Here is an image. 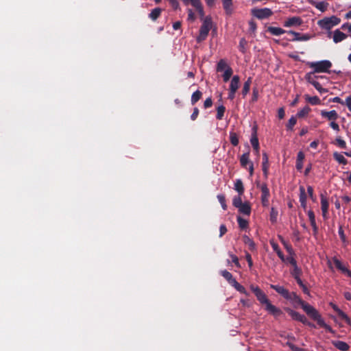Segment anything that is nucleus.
I'll use <instances>...</instances> for the list:
<instances>
[{"label": "nucleus", "instance_id": "nucleus-43", "mask_svg": "<svg viewBox=\"0 0 351 351\" xmlns=\"http://www.w3.org/2000/svg\"><path fill=\"white\" fill-rule=\"evenodd\" d=\"M230 141L231 144L234 146H237L239 145V137L238 135L234 132H230Z\"/></svg>", "mask_w": 351, "mask_h": 351}, {"label": "nucleus", "instance_id": "nucleus-7", "mask_svg": "<svg viewBox=\"0 0 351 351\" xmlns=\"http://www.w3.org/2000/svg\"><path fill=\"white\" fill-rule=\"evenodd\" d=\"M319 77L324 78V76H317V75L313 76L312 73H308L305 75V79L306 80V81L308 83H310L311 84H312L317 91H319L320 93H328V89L322 88L320 83L316 80V79L319 78Z\"/></svg>", "mask_w": 351, "mask_h": 351}, {"label": "nucleus", "instance_id": "nucleus-28", "mask_svg": "<svg viewBox=\"0 0 351 351\" xmlns=\"http://www.w3.org/2000/svg\"><path fill=\"white\" fill-rule=\"evenodd\" d=\"M305 100L311 105H319L321 103L320 99L317 96H309L308 95H304Z\"/></svg>", "mask_w": 351, "mask_h": 351}, {"label": "nucleus", "instance_id": "nucleus-8", "mask_svg": "<svg viewBox=\"0 0 351 351\" xmlns=\"http://www.w3.org/2000/svg\"><path fill=\"white\" fill-rule=\"evenodd\" d=\"M261 202L263 206H267L269 204V198L270 196L269 190L266 183L261 185Z\"/></svg>", "mask_w": 351, "mask_h": 351}, {"label": "nucleus", "instance_id": "nucleus-26", "mask_svg": "<svg viewBox=\"0 0 351 351\" xmlns=\"http://www.w3.org/2000/svg\"><path fill=\"white\" fill-rule=\"evenodd\" d=\"M221 275L232 285L233 282L236 281V279L233 278L232 274L227 270H221L220 271Z\"/></svg>", "mask_w": 351, "mask_h": 351}, {"label": "nucleus", "instance_id": "nucleus-57", "mask_svg": "<svg viewBox=\"0 0 351 351\" xmlns=\"http://www.w3.org/2000/svg\"><path fill=\"white\" fill-rule=\"evenodd\" d=\"M338 233H339V237H340V238H341V241H342L343 242H345V241H346V235H345V234H344V231H343V230L342 226H340V227L339 228Z\"/></svg>", "mask_w": 351, "mask_h": 351}, {"label": "nucleus", "instance_id": "nucleus-32", "mask_svg": "<svg viewBox=\"0 0 351 351\" xmlns=\"http://www.w3.org/2000/svg\"><path fill=\"white\" fill-rule=\"evenodd\" d=\"M311 111V108L308 106H305L302 109L298 112L296 117L298 118H304L307 116Z\"/></svg>", "mask_w": 351, "mask_h": 351}, {"label": "nucleus", "instance_id": "nucleus-56", "mask_svg": "<svg viewBox=\"0 0 351 351\" xmlns=\"http://www.w3.org/2000/svg\"><path fill=\"white\" fill-rule=\"evenodd\" d=\"M213 106V99L211 97H208L204 102V108L205 109L209 108Z\"/></svg>", "mask_w": 351, "mask_h": 351}, {"label": "nucleus", "instance_id": "nucleus-1", "mask_svg": "<svg viewBox=\"0 0 351 351\" xmlns=\"http://www.w3.org/2000/svg\"><path fill=\"white\" fill-rule=\"evenodd\" d=\"M270 288L275 290L278 294L287 300H289L294 306L300 305L305 313L311 319L316 321L320 327L325 328L328 332H332V328L325 323L319 312L313 306L303 301L295 292H290L284 287L277 285H270Z\"/></svg>", "mask_w": 351, "mask_h": 351}, {"label": "nucleus", "instance_id": "nucleus-15", "mask_svg": "<svg viewBox=\"0 0 351 351\" xmlns=\"http://www.w3.org/2000/svg\"><path fill=\"white\" fill-rule=\"evenodd\" d=\"M239 212L243 215L250 216L251 214V205L249 202H245L243 204L240 206L239 208Z\"/></svg>", "mask_w": 351, "mask_h": 351}, {"label": "nucleus", "instance_id": "nucleus-39", "mask_svg": "<svg viewBox=\"0 0 351 351\" xmlns=\"http://www.w3.org/2000/svg\"><path fill=\"white\" fill-rule=\"evenodd\" d=\"M226 111V107L223 105L219 106L217 108L216 119L217 120H221L224 116Z\"/></svg>", "mask_w": 351, "mask_h": 351}, {"label": "nucleus", "instance_id": "nucleus-30", "mask_svg": "<svg viewBox=\"0 0 351 351\" xmlns=\"http://www.w3.org/2000/svg\"><path fill=\"white\" fill-rule=\"evenodd\" d=\"M278 238H279L280 241H281V243L283 244L287 252L289 254V255H293L294 251L293 250L292 246L290 244H289L287 241H285V240L284 239V238L282 236L279 235Z\"/></svg>", "mask_w": 351, "mask_h": 351}, {"label": "nucleus", "instance_id": "nucleus-24", "mask_svg": "<svg viewBox=\"0 0 351 351\" xmlns=\"http://www.w3.org/2000/svg\"><path fill=\"white\" fill-rule=\"evenodd\" d=\"M162 12V9L160 8H156L153 9L151 12L149 14V18L153 21H156L161 15Z\"/></svg>", "mask_w": 351, "mask_h": 351}, {"label": "nucleus", "instance_id": "nucleus-5", "mask_svg": "<svg viewBox=\"0 0 351 351\" xmlns=\"http://www.w3.org/2000/svg\"><path fill=\"white\" fill-rule=\"evenodd\" d=\"M341 22V19L336 16L330 17H325L318 21V25L324 29L329 30L332 27L338 25Z\"/></svg>", "mask_w": 351, "mask_h": 351}, {"label": "nucleus", "instance_id": "nucleus-50", "mask_svg": "<svg viewBox=\"0 0 351 351\" xmlns=\"http://www.w3.org/2000/svg\"><path fill=\"white\" fill-rule=\"evenodd\" d=\"M311 225L316 224L315 216L314 212L312 210H309L307 213Z\"/></svg>", "mask_w": 351, "mask_h": 351}, {"label": "nucleus", "instance_id": "nucleus-27", "mask_svg": "<svg viewBox=\"0 0 351 351\" xmlns=\"http://www.w3.org/2000/svg\"><path fill=\"white\" fill-rule=\"evenodd\" d=\"M252 77H250L247 78V80L244 82L243 89L241 90V93L243 95V97H245L247 93L250 91V86L252 84Z\"/></svg>", "mask_w": 351, "mask_h": 351}, {"label": "nucleus", "instance_id": "nucleus-62", "mask_svg": "<svg viewBox=\"0 0 351 351\" xmlns=\"http://www.w3.org/2000/svg\"><path fill=\"white\" fill-rule=\"evenodd\" d=\"M219 237H223L227 232L226 226L224 224H221L219 228Z\"/></svg>", "mask_w": 351, "mask_h": 351}, {"label": "nucleus", "instance_id": "nucleus-29", "mask_svg": "<svg viewBox=\"0 0 351 351\" xmlns=\"http://www.w3.org/2000/svg\"><path fill=\"white\" fill-rule=\"evenodd\" d=\"M228 67H230L224 59H221L217 64L216 70L217 72H222L227 69Z\"/></svg>", "mask_w": 351, "mask_h": 351}, {"label": "nucleus", "instance_id": "nucleus-2", "mask_svg": "<svg viewBox=\"0 0 351 351\" xmlns=\"http://www.w3.org/2000/svg\"><path fill=\"white\" fill-rule=\"evenodd\" d=\"M250 289L254 293L258 302L261 304L265 305V309L269 314L274 315L276 317H279L282 314L281 309L273 305L270 302L266 294L259 288V287L251 285Z\"/></svg>", "mask_w": 351, "mask_h": 351}, {"label": "nucleus", "instance_id": "nucleus-63", "mask_svg": "<svg viewBox=\"0 0 351 351\" xmlns=\"http://www.w3.org/2000/svg\"><path fill=\"white\" fill-rule=\"evenodd\" d=\"M250 30L254 32L256 30V23L253 20H251L249 22Z\"/></svg>", "mask_w": 351, "mask_h": 351}, {"label": "nucleus", "instance_id": "nucleus-23", "mask_svg": "<svg viewBox=\"0 0 351 351\" xmlns=\"http://www.w3.org/2000/svg\"><path fill=\"white\" fill-rule=\"evenodd\" d=\"M332 345L341 351H347L349 350V345L342 341H332Z\"/></svg>", "mask_w": 351, "mask_h": 351}, {"label": "nucleus", "instance_id": "nucleus-44", "mask_svg": "<svg viewBox=\"0 0 351 351\" xmlns=\"http://www.w3.org/2000/svg\"><path fill=\"white\" fill-rule=\"evenodd\" d=\"M285 311L288 313V314L292 317L293 319L298 321L301 314L297 311H295L290 308H285Z\"/></svg>", "mask_w": 351, "mask_h": 351}, {"label": "nucleus", "instance_id": "nucleus-48", "mask_svg": "<svg viewBox=\"0 0 351 351\" xmlns=\"http://www.w3.org/2000/svg\"><path fill=\"white\" fill-rule=\"evenodd\" d=\"M241 195L239 194L237 196H234L232 199V205L235 208H239L240 206H241L243 202H242Z\"/></svg>", "mask_w": 351, "mask_h": 351}, {"label": "nucleus", "instance_id": "nucleus-60", "mask_svg": "<svg viewBox=\"0 0 351 351\" xmlns=\"http://www.w3.org/2000/svg\"><path fill=\"white\" fill-rule=\"evenodd\" d=\"M258 97V91L257 88H253L252 91V101L254 102L256 101Z\"/></svg>", "mask_w": 351, "mask_h": 351}, {"label": "nucleus", "instance_id": "nucleus-55", "mask_svg": "<svg viewBox=\"0 0 351 351\" xmlns=\"http://www.w3.org/2000/svg\"><path fill=\"white\" fill-rule=\"evenodd\" d=\"M285 261L291 264L293 267L297 265L296 260L293 257V255H290L285 258Z\"/></svg>", "mask_w": 351, "mask_h": 351}, {"label": "nucleus", "instance_id": "nucleus-59", "mask_svg": "<svg viewBox=\"0 0 351 351\" xmlns=\"http://www.w3.org/2000/svg\"><path fill=\"white\" fill-rule=\"evenodd\" d=\"M198 115H199V109L197 108H195L193 109V112L192 114L191 115V120L192 121L196 120Z\"/></svg>", "mask_w": 351, "mask_h": 351}, {"label": "nucleus", "instance_id": "nucleus-19", "mask_svg": "<svg viewBox=\"0 0 351 351\" xmlns=\"http://www.w3.org/2000/svg\"><path fill=\"white\" fill-rule=\"evenodd\" d=\"M239 160H240V164H241V166L243 167V168H247V165H250V162H252L250 160V152H247L244 154H243L240 158H239Z\"/></svg>", "mask_w": 351, "mask_h": 351}, {"label": "nucleus", "instance_id": "nucleus-51", "mask_svg": "<svg viewBox=\"0 0 351 351\" xmlns=\"http://www.w3.org/2000/svg\"><path fill=\"white\" fill-rule=\"evenodd\" d=\"M268 167L269 168V157L267 153L264 152L263 154V162H262V168Z\"/></svg>", "mask_w": 351, "mask_h": 351}, {"label": "nucleus", "instance_id": "nucleus-49", "mask_svg": "<svg viewBox=\"0 0 351 351\" xmlns=\"http://www.w3.org/2000/svg\"><path fill=\"white\" fill-rule=\"evenodd\" d=\"M217 199H218L219 203L221 204L222 208L224 210H227V204H226V197H225V195H223V194H219L217 195Z\"/></svg>", "mask_w": 351, "mask_h": 351}, {"label": "nucleus", "instance_id": "nucleus-25", "mask_svg": "<svg viewBox=\"0 0 351 351\" xmlns=\"http://www.w3.org/2000/svg\"><path fill=\"white\" fill-rule=\"evenodd\" d=\"M270 244H271V246L272 247V249L274 250V251L275 252H276L278 256L283 261V262H285V257L283 254V253L282 252V251L280 250V247H279V245H278V243L274 242V241H270Z\"/></svg>", "mask_w": 351, "mask_h": 351}, {"label": "nucleus", "instance_id": "nucleus-35", "mask_svg": "<svg viewBox=\"0 0 351 351\" xmlns=\"http://www.w3.org/2000/svg\"><path fill=\"white\" fill-rule=\"evenodd\" d=\"M332 308L343 320L346 321L347 323H349L350 318L344 312L340 310L336 305H333Z\"/></svg>", "mask_w": 351, "mask_h": 351}, {"label": "nucleus", "instance_id": "nucleus-64", "mask_svg": "<svg viewBox=\"0 0 351 351\" xmlns=\"http://www.w3.org/2000/svg\"><path fill=\"white\" fill-rule=\"evenodd\" d=\"M344 103L347 106L348 110L351 112V95L346 98Z\"/></svg>", "mask_w": 351, "mask_h": 351}, {"label": "nucleus", "instance_id": "nucleus-61", "mask_svg": "<svg viewBox=\"0 0 351 351\" xmlns=\"http://www.w3.org/2000/svg\"><path fill=\"white\" fill-rule=\"evenodd\" d=\"M330 126L335 130V131H337V132H339V124L336 122V121H332L330 123Z\"/></svg>", "mask_w": 351, "mask_h": 351}, {"label": "nucleus", "instance_id": "nucleus-14", "mask_svg": "<svg viewBox=\"0 0 351 351\" xmlns=\"http://www.w3.org/2000/svg\"><path fill=\"white\" fill-rule=\"evenodd\" d=\"M192 6H193L198 12L200 19L203 21L204 17V11L202 3L200 0H192Z\"/></svg>", "mask_w": 351, "mask_h": 351}, {"label": "nucleus", "instance_id": "nucleus-52", "mask_svg": "<svg viewBox=\"0 0 351 351\" xmlns=\"http://www.w3.org/2000/svg\"><path fill=\"white\" fill-rule=\"evenodd\" d=\"M299 322H302V324H307L309 326H311V327H315V325L309 322H308L306 317L304 315H300L299 319H298Z\"/></svg>", "mask_w": 351, "mask_h": 351}, {"label": "nucleus", "instance_id": "nucleus-42", "mask_svg": "<svg viewBox=\"0 0 351 351\" xmlns=\"http://www.w3.org/2000/svg\"><path fill=\"white\" fill-rule=\"evenodd\" d=\"M232 73H233L232 69L231 67H228L227 69L224 71V73L222 75L223 82H227L228 81H229Z\"/></svg>", "mask_w": 351, "mask_h": 351}, {"label": "nucleus", "instance_id": "nucleus-22", "mask_svg": "<svg viewBox=\"0 0 351 351\" xmlns=\"http://www.w3.org/2000/svg\"><path fill=\"white\" fill-rule=\"evenodd\" d=\"M223 8L225 10V12L228 15L232 14V0H221Z\"/></svg>", "mask_w": 351, "mask_h": 351}, {"label": "nucleus", "instance_id": "nucleus-45", "mask_svg": "<svg viewBox=\"0 0 351 351\" xmlns=\"http://www.w3.org/2000/svg\"><path fill=\"white\" fill-rule=\"evenodd\" d=\"M297 123L296 117L292 116L288 121L287 124L286 125V128L287 130L292 131L294 125Z\"/></svg>", "mask_w": 351, "mask_h": 351}, {"label": "nucleus", "instance_id": "nucleus-33", "mask_svg": "<svg viewBox=\"0 0 351 351\" xmlns=\"http://www.w3.org/2000/svg\"><path fill=\"white\" fill-rule=\"evenodd\" d=\"M234 189L238 192L240 195L244 193V186L241 180L238 179L234 183Z\"/></svg>", "mask_w": 351, "mask_h": 351}, {"label": "nucleus", "instance_id": "nucleus-31", "mask_svg": "<svg viewBox=\"0 0 351 351\" xmlns=\"http://www.w3.org/2000/svg\"><path fill=\"white\" fill-rule=\"evenodd\" d=\"M237 223H238L239 227L241 230H245V229H247L248 228L249 223H248V221L247 219H243L241 216H237Z\"/></svg>", "mask_w": 351, "mask_h": 351}, {"label": "nucleus", "instance_id": "nucleus-17", "mask_svg": "<svg viewBox=\"0 0 351 351\" xmlns=\"http://www.w3.org/2000/svg\"><path fill=\"white\" fill-rule=\"evenodd\" d=\"M306 198H307V196H306V191H305L304 187L302 186H300L299 200H300L301 206L304 209H306Z\"/></svg>", "mask_w": 351, "mask_h": 351}, {"label": "nucleus", "instance_id": "nucleus-38", "mask_svg": "<svg viewBox=\"0 0 351 351\" xmlns=\"http://www.w3.org/2000/svg\"><path fill=\"white\" fill-rule=\"evenodd\" d=\"M231 286L234 287V289L239 292L243 293L246 295H249L245 288L243 285H240L237 280L235 282H233V284Z\"/></svg>", "mask_w": 351, "mask_h": 351}, {"label": "nucleus", "instance_id": "nucleus-41", "mask_svg": "<svg viewBox=\"0 0 351 351\" xmlns=\"http://www.w3.org/2000/svg\"><path fill=\"white\" fill-rule=\"evenodd\" d=\"M247 45V41L244 38H242L240 39L239 44V49L243 54L246 53Z\"/></svg>", "mask_w": 351, "mask_h": 351}, {"label": "nucleus", "instance_id": "nucleus-54", "mask_svg": "<svg viewBox=\"0 0 351 351\" xmlns=\"http://www.w3.org/2000/svg\"><path fill=\"white\" fill-rule=\"evenodd\" d=\"M229 255L232 258V263H234V265L238 267V268H240L241 267V265L239 263V258L238 257L236 256V255H234L232 254H231L230 252L229 253Z\"/></svg>", "mask_w": 351, "mask_h": 351}, {"label": "nucleus", "instance_id": "nucleus-3", "mask_svg": "<svg viewBox=\"0 0 351 351\" xmlns=\"http://www.w3.org/2000/svg\"><path fill=\"white\" fill-rule=\"evenodd\" d=\"M212 24L213 21L211 16H207L204 19L199 31V35L197 37V43H201L206 39L209 31L212 27Z\"/></svg>", "mask_w": 351, "mask_h": 351}, {"label": "nucleus", "instance_id": "nucleus-12", "mask_svg": "<svg viewBox=\"0 0 351 351\" xmlns=\"http://www.w3.org/2000/svg\"><path fill=\"white\" fill-rule=\"evenodd\" d=\"M320 114L322 117L331 121H336L339 118V114L335 110L330 111L322 110Z\"/></svg>", "mask_w": 351, "mask_h": 351}, {"label": "nucleus", "instance_id": "nucleus-11", "mask_svg": "<svg viewBox=\"0 0 351 351\" xmlns=\"http://www.w3.org/2000/svg\"><path fill=\"white\" fill-rule=\"evenodd\" d=\"M287 34H292L294 36V38L291 39V41H306L311 38V36L308 34H301L298 32H294L293 30L287 31Z\"/></svg>", "mask_w": 351, "mask_h": 351}, {"label": "nucleus", "instance_id": "nucleus-21", "mask_svg": "<svg viewBox=\"0 0 351 351\" xmlns=\"http://www.w3.org/2000/svg\"><path fill=\"white\" fill-rule=\"evenodd\" d=\"M240 77L239 75H234L230 81L229 89L232 91H237L239 87Z\"/></svg>", "mask_w": 351, "mask_h": 351}, {"label": "nucleus", "instance_id": "nucleus-46", "mask_svg": "<svg viewBox=\"0 0 351 351\" xmlns=\"http://www.w3.org/2000/svg\"><path fill=\"white\" fill-rule=\"evenodd\" d=\"M278 215V210L272 207L269 214V219L272 223H276Z\"/></svg>", "mask_w": 351, "mask_h": 351}, {"label": "nucleus", "instance_id": "nucleus-10", "mask_svg": "<svg viewBox=\"0 0 351 351\" xmlns=\"http://www.w3.org/2000/svg\"><path fill=\"white\" fill-rule=\"evenodd\" d=\"M252 134L250 138V143L253 149L255 150L257 155L259 154V143L257 137V127L254 126L252 128Z\"/></svg>", "mask_w": 351, "mask_h": 351}, {"label": "nucleus", "instance_id": "nucleus-37", "mask_svg": "<svg viewBox=\"0 0 351 351\" xmlns=\"http://www.w3.org/2000/svg\"><path fill=\"white\" fill-rule=\"evenodd\" d=\"M333 157L340 164L344 165L348 164V160L345 158V157L337 152L333 154Z\"/></svg>", "mask_w": 351, "mask_h": 351}, {"label": "nucleus", "instance_id": "nucleus-34", "mask_svg": "<svg viewBox=\"0 0 351 351\" xmlns=\"http://www.w3.org/2000/svg\"><path fill=\"white\" fill-rule=\"evenodd\" d=\"M202 93L200 90H197L196 91H195L191 95V104L195 105L202 98Z\"/></svg>", "mask_w": 351, "mask_h": 351}, {"label": "nucleus", "instance_id": "nucleus-9", "mask_svg": "<svg viewBox=\"0 0 351 351\" xmlns=\"http://www.w3.org/2000/svg\"><path fill=\"white\" fill-rule=\"evenodd\" d=\"M303 23L302 19L300 16H293L287 19L283 23L285 27H298Z\"/></svg>", "mask_w": 351, "mask_h": 351}, {"label": "nucleus", "instance_id": "nucleus-58", "mask_svg": "<svg viewBox=\"0 0 351 351\" xmlns=\"http://www.w3.org/2000/svg\"><path fill=\"white\" fill-rule=\"evenodd\" d=\"M188 20L191 21H194L195 20V16L194 12L191 9H188Z\"/></svg>", "mask_w": 351, "mask_h": 351}, {"label": "nucleus", "instance_id": "nucleus-16", "mask_svg": "<svg viewBox=\"0 0 351 351\" xmlns=\"http://www.w3.org/2000/svg\"><path fill=\"white\" fill-rule=\"evenodd\" d=\"M328 208L329 203L327 198L323 194H321V208L323 217H325L328 213Z\"/></svg>", "mask_w": 351, "mask_h": 351}, {"label": "nucleus", "instance_id": "nucleus-18", "mask_svg": "<svg viewBox=\"0 0 351 351\" xmlns=\"http://www.w3.org/2000/svg\"><path fill=\"white\" fill-rule=\"evenodd\" d=\"M346 38L347 35L343 32H341L339 29L335 30L332 37L334 43H338L339 42H341Z\"/></svg>", "mask_w": 351, "mask_h": 351}, {"label": "nucleus", "instance_id": "nucleus-47", "mask_svg": "<svg viewBox=\"0 0 351 351\" xmlns=\"http://www.w3.org/2000/svg\"><path fill=\"white\" fill-rule=\"evenodd\" d=\"M291 274L294 278V279L298 278L302 274V270L296 265L295 266L293 267V269L291 271Z\"/></svg>", "mask_w": 351, "mask_h": 351}, {"label": "nucleus", "instance_id": "nucleus-40", "mask_svg": "<svg viewBox=\"0 0 351 351\" xmlns=\"http://www.w3.org/2000/svg\"><path fill=\"white\" fill-rule=\"evenodd\" d=\"M310 3L313 5L317 9L322 12H324L326 10L328 3L324 1H320L318 3L310 1Z\"/></svg>", "mask_w": 351, "mask_h": 351}, {"label": "nucleus", "instance_id": "nucleus-53", "mask_svg": "<svg viewBox=\"0 0 351 351\" xmlns=\"http://www.w3.org/2000/svg\"><path fill=\"white\" fill-rule=\"evenodd\" d=\"M336 142L337 145L342 149L346 148V143L344 140L341 139L340 137H337L336 138Z\"/></svg>", "mask_w": 351, "mask_h": 351}, {"label": "nucleus", "instance_id": "nucleus-20", "mask_svg": "<svg viewBox=\"0 0 351 351\" xmlns=\"http://www.w3.org/2000/svg\"><path fill=\"white\" fill-rule=\"evenodd\" d=\"M267 31L274 36H280L286 32L287 33V31L283 29L281 27L272 26H269L267 29Z\"/></svg>", "mask_w": 351, "mask_h": 351}, {"label": "nucleus", "instance_id": "nucleus-13", "mask_svg": "<svg viewBox=\"0 0 351 351\" xmlns=\"http://www.w3.org/2000/svg\"><path fill=\"white\" fill-rule=\"evenodd\" d=\"M332 261H333V263L335 265V267L339 269L341 271H342L343 273L346 274L348 276L350 277L351 278V271L349 270L348 268H346L342 263L336 257H334L332 258Z\"/></svg>", "mask_w": 351, "mask_h": 351}, {"label": "nucleus", "instance_id": "nucleus-4", "mask_svg": "<svg viewBox=\"0 0 351 351\" xmlns=\"http://www.w3.org/2000/svg\"><path fill=\"white\" fill-rule=\"evenodd\" d=\"M310 67L313 69V73H329V69L332 66V63L329 60H322L313 62L309 64Z\"/></svg>", "mask_w": 351, "mask_h": 351}, {"label": "nucleus", "instance_id": "nucleus-36", "mask_svg": "<svg viewBox=\"0 0 351 351\" xmlns=\"http://www.w3.org/2000/svg\"><path fill=\"white\" fill-rule=\"evenodd\" d=\"M243 240L245 244L247 245L250 250H254L256 247L255 243L247 235L243 237Z\"/></svg>", "mask_w": 351, "mask_h": 351}, {"label": "nucleus", "instance_id": "nucleus-6", "mask_svg": "<svg viewBox=\"0 0 351 351\" xmlns=\"http://www.w3.org/2000/svg\"><path fill=\"white\" fill-rule=\"evenodd\" d=\"M253 16L259 20H263L269 18L273 15V12L270 8H254L251 10Z\"/></svg>", "mask_w": 351, "mask_h": 351}]
</instances>
